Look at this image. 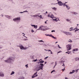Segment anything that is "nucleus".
Returning a JSON list of instances; mask_svg holds the SVG:
<instances>
[{
	"label": "nucleus",
	"instance_id": "8fccbe9b",
	"mask_svg": "<svg viewBox=\"0 0 79 79\" xmlns=\"http://www.w3.org/2000/svg\"><path fill=\"white\" fill-rule=\"evenodd\" d=\"M78 69H77L76 70V71H78Z\"/></svg>",
	"mask_w": 79,
	"mask_h": 79
},
{
	"label": "nucleus",
	"instance_id": "9b49d317",
	"mask_svg": "<svg viewBox=\"0 0 79 79\" xmlns=\"http://www.w3.org/2000/svg\"><path fill=\"white\" fill-rule=\"evenodd\" d=\"M31 26L32 27H34V28H35V29H37V26H36L34 25H32V24H31Z\"/></svg>",
	"mask_w": 79,
	"mask_h": 79
},
{
	"label": "nucleus",
	"instance_id": "dca6fc26",
	"mask_svg": "<svg viewBox=\"0 0 79 79\" xmlns=\"http://www.w3.org/2000/svg\"><path fill=\"white\" fill-rule=\"evenodd\" d=\"M71 52L68 51V52H66V53H68V54H69V53H71Z\"/></svg>",
	"mask_w": 79,
	"mask_h": 79
},
{
	"label": "nucleus",
	"instance_id": "ddd939ff",
	"mask_svg": "<svg viewBox=\"0 0 79 79\" xmlns=\"http://www.w3.org/2000/svg\"><path fill=\"white\" fill-rule=\"evenodd\" d=\"M73 30H75V32H76V31H79V29H77V28H75Z\"/></svg>",
	"mask_w": 79,
	"mask_h": 79
},
{
	"label": "nucleus",
	"instance_id": "774afa93",
	"mask_svg": "<svg viewBox=\"0 0 79 79\" xmlns=\"http://www.w3.org/2000/svg\"><path fill=\"white\" fill-rule=\"evenodd\" d=\"M35 16H37V15H36Z\"/></svg>",
	"mask_w": 79,
	"mask_h": 79
},
{
	"label": "nucleus",
	"instance_id": "423d86ee",
	"mask_svg": "<svg viewBox=\"0 0 79 79\" xmlns=\"http://www.w3.org/2000/svg\"><path fill=\"white\" fill-rule=\"evenodd\" d=\"M39 29H41V30H42V31H45V27L42 26L40 27Z\"/></svg>",
	"mask_w": 79,
	"mask_h": 79
},
{
	"label": "nucleus",
	"instance_id": "f03ea898",
	"mask_svg": "<svg viewBox=\"0 0 79 79\" xmlns=\"http://www.w3.org/2000/svg\"><path fill=\"white\" fill-rule=\"evenodd\" d=\"M12 60H15V58L12 57H10L8 60H7L5 61V62H6V63H11V61Z\"/></svg>",
	"mask_w": 79,
	"mask_h": 79
},
{
	"label": "nucleus",
	"instance_id": "603ef678",
	"mask_svg": "<svg viewBox=\"0 0 79 79\" xmlns=\"http://www.w3.org/2000/svg\"><path fill=\"white\" fill-rule=\"evenodd\" d=\"M62 71H64V70H65V69H62Z\"/></svg>",
	"mask_w": 79,
	"mask_h": 79
},
{
	"label": "nucleus",
	"instance_id": "49530a36",
	"mask_svg": "<svg viewBox=\"0 0 79 79\" xmlns=\"http://www.w3.org/2000/svg\"><path fill=\"white\" fill-rule=\"evenodd\" d=\"M45 24H47V22H45Z\"/></svg>",
	"mask_w": 79,
	"mask_h": 79
},
{
	"label": "nucleus",
	"instance_id": "69168bd1",
	"mask_svg": "<svg viewBox=\"0 0 79 79\" xmlns=\"http://www.w3.org/2000/svg\"><path fill=\"white\" fill-rule=\"evenodd\" d=\"M46 13H47V11H46Z\"/></svg>",
	"mask_w": 79,
	"mask_h": 79
},
{
	"label": "nucleus",
	"instance_id": "0eeeda50",
	"mask_svg": "<svg viewBox=\"0 0 79 79\" xmlns=\"http://www.w3.org/2000/svg\"><path fill=\"white\" fill-rule=\"evenodd\" d=\"M37 72H36L32 76V78H34L35 77H37L38 75H37Z\"/></svg>",
	"mask_w": 79,
	"mask_h": 79
},
{
	"label": "nucleus",
	"instance_id": "6e6d98bb",
	"mask_svg": "<svg viewBox=\"0 0 79 79\" xmlns=\"http://www.w3.org/2000/svg\"><path fill=\"white\" fill-rule=\"evenodd\" d=\"M46 63H47V62H45V64H46Z\"/></svg>",
	"mask_w": 79,
	"mask_h": 79
},
{
	"label": "nucleus",
	"instance_id": "e433bc0d",
	"mask_svg": "<svg viewBox=\"0 0 79 79\" xmlns=\"http://www.w3.org/2000/svg\"><path fill=\"white\" fill-rule=\"evenodd\" d=\"M50 52H51V54H53V52H52V51H51Z\"/></svg>",
	"mask_w": 79,
	"mask_h": 79
},
{
	"label": "nucleus",
	"instance_id": "6e6552de",
	"mask_svg": "<svg viewBox=\"0 0 79 79\" xmlns=\"http://www.w3.org/2000/svg\"><path fill=\"white\" fill-rule=\"evenodd\" d=\"M20 19H21L20 17H17L14 19L13 20L14 21H18V20H20Z\"/></svg>",
	"mask_w": 79,
	"mask_h": 79
},
{
	"label": "nucleus",
	"instance_id": "39448f33",
	"mask_svg": "<svg viewBox=\"0 0 79 79\" xmlns=\"http://www.w3.org/2000/svg\"><path fill=\"white\" fill-rule=\"evenodd\" d=\"M58 4L60 6H63V5H65V4H63V3H62L61 1H58Z\"/></svg>",
	"mask_w": 79,
	"mask_h": 79
},
{
	"label": "nucleus",
	"instance_id": "37998d69",
	"mask_svg": "<svg viewBox=\"0 0 79 79\" xmlns=\"http://www.w3.org/2000/svg\"><path fill=\"white\" fill-rule=\"evenodd\" d=\"M64 63H63V65H62V66H64Z\"/></svg>",
	"mask_w": 79,
	"mask_h": 79
},
{
	"label": "nucleus",
	"instance_id": "f3484780",
	"mask_svg": "<svg viewBox=\"0 0 79 79\" xmlns=\"http://www.w3.org/2000/svg\"><path fill=\"white\" fill-rule=\"evenodd\" d=\"M19 79H24V78L23 77H21L19 78Z\"/></svg>",
	"mask_w": 79,
	"mask_h": 79
},
{
	"label": "nucleus",
	"instance_id": "a18cd8bd",
	"mask_svg": "<svg viewBox=\"0 0 79 79\" xmlns=\"http://www.w3.org/2000/svg\"><path fill=\"white\" fill-rule=\"evenodd\" d=\"M23 36H24V37H26V38H27V37H26V36H25V35H23Z\"/></svg>",
	"mask_w": 79,
	"mask_h": 79
},
{
	"label": "nucleus",
	"instance_id": "f257e3e1",
	"mask_svg": "<svg viewBox=\"0 0 79 79\" xmlns=\"http://www.w3.org/2000/svg\"><path fill=\"white\" fill-rule=\"evenodd\" d=\"M40 65L41 66H38V67H36V71H39V70H40V69H42V70H43V68H44V64H40Z\"/></svg>",
	"mask_w": 79,
	"mask_h": 79
},
{
	"label": "nucleus",
	"instance_id": "3c124183",
	"mask_svg": "<svg viewBox=\"0 0 79 79\" xmlns=\"http://www.w3.org/2000/svg\"><path fill=\"white\" fill-rule=\"evenodd\" d=\"M57 2H60V1H59V0H57Z\"/></svg>",
	"mask_w": 79,
	"mask_h": 79
},
{
	"label": "nucleus",
	"instance_id": "e2e57ef3",
	"mask_svg": "<svg viewBox=\"0 0 79 79\" xmlns=\"http://www.w3.org/2000/svg\"><path fill=\"white\" fill-rule=\"evenodd\" d=\"M79 25V24H77V26H78V25Z\"/></svg>",
	"mask_w": 79,
	"mask_h": 79
},
{
	"label": "nucleus",
	"instance_id": "0e129e2a",
	"mask_svg": "<svg viewBox=\"0 0 79 79\" xmlns=\"http://www.w3.org/2000/svg\"><path fill=\"white\" fill-rule=\"evenodd\" d=\"M40 60H42V59H41L40 60Z\"/></svg>",
	"mask_w": 79,
	"mask_h": 79
},
{
	"label": "nucleus",
	"instance_id": "7ed1b4c3",
	"mask_svg": "<svg viewBox=\"0 0 79 79\" xmlns=\"http://www.w3.org/2000/svg\"><path fill=\"white\" fill-rule=\"evenodd\" d=\"M66 47L67 48V51H69V50H70L71 49V44H68L66 45Z\"/></svg>",
	"mask_w": 79,
	"mask_h": 79
},
{
	"label": "nucleus",
	"instance_id": "4d7b16f0",
	"mask_svg": "<svg viewBox=\"0 0 79 79\" xmlns=\"http://www.w3.org/2000/svg\"><path fill=\"white\" fill-rule=\"evenodd\" d=\"M0 48H2V47H0Z\"/></svg>",
	"mask_w": 79,
	"mask_h": 79
},
{
	"label": "nucleus",
	"instance_id": "4be33fe9",
	"mask_svg": "<svg viewBox=\"0 0 79 79\" xmlns=\"http://www.w3.org/2000/svg\"><path fill=\"white\" fill-rule=\"evenodd\" d=\"M53 72H55V70H53L52 71L51 73H53Z\"/></svg>",
	"mask_w": 79,
	"mask_h": 79
},
{
	"label": "nucleus",
	"instance_id": "a211bd4d",
	"mask_svg": "<svg viewBox=\"0 0 79 79\" xmlns=\"http://www.w3.org/2000/svg\"><path fill=\"white\" fill-rule=\"evenodd\" d=\"M15 74V72L13 71L10 74L11 75H12V74Z\"/></svg>",
	"mask_w": 79,
	"mask_h": 79
},
{
	"label": "nucleus",
	"instance_id": "f8f14e48",
	"mask_svg": "<svg viewBox=\"0 0 79 79\" xmlns=\"http://www.w3.org/2000/svg\"><path fill=\"white\" fill-rule=\"evenodd\" d=\"M39 61L40 62H38L37 63L39 64L40 63H43L44 62V60H41V61H40V60H39Z\"/></svg>",
	"mask_w": 79,
	"mask_h": 79
},
{
	"label": "nucleus",
	"instance_id": "c756f323",
	"mask_svg": "<svg viewBox=\"0 0 79 79\" xmlns=\"http://www.w3.org/2000/svg\"><path fill=\"white\" fill-rule=\"evenodd\" d=\"M40 18H42V15H41L40 16Z\"/></svg>",
	"mask_w": 79,
	"mask_h": 79
},
{
	"label": "nucleus",
	"instance_id": "79ce46f5",
	"mask_svg": "<svg viewBox=\"0 0 79 79\" xmlns=\"http://www.w3.org/2000/svg\"><path fill=\"white\" fill-rule=\"evenodd\" d=\"M70 40V41H68L69 42H72V41H71V40Z\"/></svg>",
	"mask_w": 79,
	"mask_h": 79
},
{
	"label": "nucleus",
	"instance_id": "5fc2aeb1",
	"mask_svg": "<svg viewBox=\"0 0 79 79\" xmlns=\"http://www.w3.org/2000/svg\"><path fill=\"white\" fill-rule=\"evenodd\" d=\"M60 53V51H59V52H58V53Z\"/></svg>",
	"mask_w": 79,
	"mask_h": 79
},
{
	"label": "nucleus",
	"instance_id": "2f4dec72",
	"mask_svg": "<svg viewBox=\"0 0 79 79\" xmlns=\"http://www.w3.org/2000/svg\"><path fill=\"white\" fill-rule=\"evenodd\" d=\"M77 50H78V49L77 48H76L75 49V51H77Z\"/></svg>",
	"mask_w": 79,
	"mask_h": 79
},
{
	"label": "nucleus",
	"instance_id": "c9c22d12",
	"mask_svg": "<svg viewBox=\"0 0 79 79\" xmlns=\"http://www.w3.org/2000/svg\"><path fill=\"white\" fill-rule=\"evenodd\" d=\"M53 39H56V37H54Z\"/></svg>",
	"mask_w": 79,
	"mask_h": 79
},
{
	"label": "nucleus",
	"instance_id": "a19ab883",
	"mask_svg": "<svg viewBox=\"0 0 79 79\" xmlns=\"http://www.w3.org/2000/svg\"><path fill=\"white\" fill-rule=\"evenodd\" d=\"M58 47L59 48H60V46L59 45H58Z\"/></svg>",
	"mask_w": 79,
	"mask_h": 79
},
{
	"label": "nucleus",
	"instance_id": "58836bf2",
	"mask_svg": "<svg viewBox=\"0 0 79 79\" xmlns=\"http://www.w3.org/2000/svg\"><path fill=\"white\" fill-rule=\"evenodd\" d=\"M47 50L48 52H50L51 51V50Z\"/></svg>",
	"mask_w": 79,
	"mask_h": 79
},
{
	"label": "nucleus",
	"instance_id": "de8ad7c7",
	"mask_svg": "<svg viewBox=\"0 0 79 79\" xmlns=\"http://www.w3.org/2000/svg\"><path fill=\"white\" fill-rule=\"evenodd\" d=\"M55 66V65L54 66V68H55V66Z\"/></svg>",
	"mask_w": 79,
	"mask_h": 79
},
{
	"label": "nucleus",
	"instance_id": "13d9d810",
	"mask_svg": "<svg viewBox=\"0 0 79 79\" xmlns=\"http://www.w3.org/2000/svg\"><path fill=\"white\" fill-rule=\"evenodd\" d=\"M37 16H38V17H40V16L37 15Z\"/></svg>",
	"mask_w": 79,
	"mask_h": 79
},
{
	"label": "nucleus",
	"instance_id": "680f3d73",
	"mask_svg": "<svg viewBox=\"0 0 79 79\" xmlns=\"http://www.w3.org/2000/svg\"><path fill=\"white\" fill-rule=\"evenodd\" d=\"M56 43H58V42H56Z\"/></svg>",
	"mask_w": 79,
	"mask_h": 79
},
{
	"label": "nucleus",
	"instance_id": "b1692460",
	"mask_svg": "<svg viewBox=\"0 0 79 79\" xmlns=\"http://www.w3.org/2000/svg\"><path fill=\"white\" fill-rule=\"evenodd\" d=\"M40 42H44V41H43V40H40Z\"/></svg>",
	"mask_w": 79,
	"mask_h": 79
},
{
	"label": "nucleus",
	"instance_id": "338daca9",
	"mask_svg": "<svg viewBox=\"0 0 79 79\" xmlns=\"http://www.w3.org/2000/svg\"><path fill=\"white\" fill-rule=\"evenodd\" d=\"M67 3V2H65V3Z\"/></svg>",
	"mask_w": 79,
	"mask_h": 79
},
{
	"label": "nucleus",
	"instance_id": "bb28decb",
	"mask_svg": "<svg viewBox=\"0 0 79 79\" xmlns=\"http://www.w3.org/2000/svg\"><path fill=\"white\" fill-rule=\"evenodd\" d=\"M37 59H36V60H34V61H37Z\"/></svg>",
	"mask_w": 79,
	"mask_h": 79
},
{
	"label": "nucleus",
	"instance_id": "cd10ccee",
	"mask_svg": "<svg viewBox=\"0 0 79 79\" xmlns=\"http://www.w3.org/2000/svg\"><path fill=\"white\" fill-rule=\"evenodd\" d=\"M53 9L54 10H56V9L55 7H54Z\"/></svg>",
	"mask_w": 79,
	"mask_h": 79
},
{
	"label": "nucleus",
	"instance_id": "20e7f679",
	"mask_svg": "<svg viewBox=\"0 0 79 79\" xmlns=\"http://www.w3.org/2000/svg\"><path fill=\"white\" fill-rule=\"evenodd\" d=\"M19 47L20 48L21 50H26L27 48V47L24 48L22 45H20Z\"/></svg>",
	"mask_w": 79,
	"mask_h": 79
},
{
	"label": "nucleus",
	"instance_id": "412c9836",
	"mask_svg": "<svg viewBox=\"0 0 79 79\" xmlns=\"http://www.w3.org/2000/svg\"><path fill=\"white\" fill-rule=\"evenodd\" d=\"M50 37H52V38H54L55 37H54L52 35H50Z\"/></svg>",
	"mask_w": 79,
	"mask_h": 79
},
{
	"label": "nucleus",
	"instance_id": "a878e982",
	"mask_svg": "<svg viewBox=\"0 0 79 79\" xmlns=\"http://www.w3.org/2000/svg\"><path fill=\"white\" fill-rule=\"evenodd\" d=\"M74 72H75V70H73L72 71V73H74Z\"/></svg>",
	"mask_w": 79,
	"mask_h": 79
},
{
	"label": "nucleus",
	"instance_id": "bf43d9fd",
	"mask_svg": "<svg viewBox=\"0 0 79 79\" xmlns=\"http://www.w3.org/2000/svg\"><path fill=\"white\" fill-rule=\"evenodd\" d=\"M23 34H24V35H25V34H24V33H23Z\"/></svg>",
	"mask_w": 79,
	"mask_h": 79
},
{
	"label": "nucleus",
	"instance_id": "393cba45",
	"mask_svg": "<svg viewBox=\"0 0 79 79\" xmlns=\"http://www.w3.org/2000/svg\"><path fill=\"white\" fill-rule=\"evenodd\" d=\"M55 66H56V65L57 64V62H56H56H55Z\"/></svg>",
	"mask_w": 79,
	"mask_h": 79
},
{
	"label": "nucleus",
	"instance_id": "052dcab7",
	"mask_svg": "<svg viewBox=\"0 0 79 79\" xmlns=\"http://www.w3.org/2000/svg\"><path fill=\"white\" fill-rule=\"evenodd\" d=\"M23 13V12H20V13Z\"/></svg>",
	"mask_w": 79,
	"mask_h": 79
},
{
	"label": "nucleus",
	"instance_id": "f704fd0d",
	"mask_svg": "<svg viewBox=\"0 0 79 79\" xmlns=\"http://www.w3.org/2000/svg\"><path fill=\"white\" fill-rule=\"evenodd\" d=\"M48 57H45V58H44V59H45V60H46V59H47V58H48Z\"/></svg>",
	"mask_w": 79,
	"mask_h": 79
},
{
	"label": "nucleus",
	"instance_id": "c03bdc74",
	"mask_svg": "<svg viewBox=\"0 0 79 79\" xmlns=\"http://www.w3.org/2000/svg\"><path fill=\"white\" fill-rule=\"evenodd\" d=\"M31 32H34V30H31Z\"/></svg>",
	"mask_w": 79,
	"mask_h": 79
},
{
	"label": "nucleus",
	"instance_id": "473e14b6",
	"mask_svg": "<svg viewBox=\"0 0 79 79\" xmlns=\"http://www.w3.org/2000/svg\"><path fill=\"white\" fill-rule=\"evenodd\" d=\"M26 67V68H27H27H28V66H27V65H25Z\"/></svg>",
	"mask_w": 79,
	"mask_h": 79
},
{
	"label": "nucleus",
	"instance_id": "72a5a7b5",
	"mask_svg": "<svg viewBox=\"0 0 79 79\" xmlns=\"http://www.w3.org/2000/svg\"><path fill=\"white\" fill-rule=\"evenodd\" d=\"M75 51H76L75 49H74L73 50V52H75Z\"/></svg>",
	"mask_w": 79,
	"mask_h": 79
},
{
	"label": "nucleus",
	"instance_id": "ea45409f",
	"mask_svg": "<svg viewBox=\"0 0 79 79\" xmlns=\"http://www.w3.org/2000/svg\"><path fill=\"white\" fill-rule=\"evenodd\" d=\"M67 21H69V20L68 19H67Z\"/></svg>",
	"mask_w": 79,
	"mask_h": 79
},
{
	"label": "nucleus",
	"instance_id": "c85d7f7f",
	"mask_svg": "<svg viewBox=\"0 0 79 79\" xmlns=\"http://www.w3.org/2000/svg\"><path fill=\"white\" fill-rule=\"evenodd\" d=\"M52 32H55V30H52Z\"/></svg>",
	"mask_w": 79,
	"mask_h": 79
},
{
	"label": "nucleus",
	"instance_id": "2eb2a0df",
	"mask_svg": "<svg viewBox=\"0 0 79 79\" xmlns=\"http://www.w3.org/2000/svg\"><path fill=\"white\" fill-rule=\"evenodd\" d=\"M65 6H66V7L67 8L68 10H69V9H70V7H69V6H68V5H65Z\"/></svg>",
	"mask_w": 79,
	"mask_h": 79
},
{
	"label": "nucleus",
	"instance_id": "6ab92c4d",
	"mask_svg": "<svg viewBox=\"0 0 79 79\" xmlns=\"http://www.w3.org/2000/svg\"><path fill=\"white\" fill-rule=\"evenodd\" d=\"M73 28H70L69 29V31H72V30H74V29H73Z\"/></svg>",
	"mask_w": 79,
	"mask_h": 79
},
{
	"label": "nucleus",
	"instance_id": "9d476101",
	"mask_svg": "<svg viewBox=\"0 0 79 79\" xmlns=\"http://www.w3.org/2000/svg\"><path fill=\"white\" fill-rule=\"evenodd\" d=\"M48 17H50V18H53V15H48Z\"/></svg>",
	"mask_w": 79,
	"mask_h": 79
},
{
	"label": "nucleus",
	"instance_id": "5701e85b",
	"mask_svg": "<svg viewBox=\"0 0 79 79\" xmlns=\"http://www.w3.org/2000/svg\"><path fill=\"white\" fill-rule=\"evenodd\" d=\"M79 60V58H76V60Z\"/></svg>",
	"mask_w": 79,
	"mask_h": 79
},
{
	"label": "nucleus",
	"instance_id": "4468645a",
	"mask_svg": "<svg viewBox=\"0 0 79 79\" xmlns=\"http://www.w3.org/2000/svg\"><path fill=\"white\" fill-rule=\"evenodd\" d=\"M4 74L3 73H1L0 72V76H4Z\"/></svg>",
	"mask_w": 79,
	"mask_h": 79
},
{
	"label": "nucleus",
	"instance_id": "aec40b11",
	"mask_svg": "<svg viewBox=\"0 0 79 79\" xmlns=\"http://www.w3.org/2000/svg\"><path fill=\"white\" fill-rule=\"evenodd\" d=\"M55 21H58V20H57V19H53Z\"/></svg>",
	"mask_w": 79,
	"mask_h": 79
},
{
	"label": "nucleus",
	"instance_id": "4c0bfd02",
	"mask_svg": "<svg viewBox=\"0 0 79 79\" xmlns=\"http://www.w3.org/2000/svg\"><path fill=\"white\" fill-rule=\"evenodd\" d=\"M73 72H71L69 74H73Z\"/></svg>",
	"mask_w": 79,
	"mask_h": 79
},
{
	"label": "nucleus",
	"instance_id": "864d4df0",
	"mask_svg": "<svg viewBox=\"0 0 79 79\" xmlns=\"http://www.w3.org/2000/svg\"><path fill=\"white\" fill-rule=\"evenodd\" d=\"M23 12H27V11H24Z\"/></svg>",
	"mask_w": 79,
	"mask_h": 79
},
{
	"label": "nucleus",
	"instance_id": "1a4fd4ad",
	"mask_svg": "<svg viewBox=\"0 0 79 79\" xmlns=\"http://www.w3.org/2000/svg\"><path fill=\"white\" fill-rule=\"evenodd\" d=\"M64 34H65L66 35H71V33L69 32H63Z\"/></svg>",
	"mask_w": 79,
	"mask_h": 79
},
{
	"label": "nucleus",
	"instance_id": "7c9ffc66",
	"mask_svg": "<svg viewBox=\"0 0 79 79\" xmlns=\"http://www.w3.org/2000/svg\"><path fill=\"white\" fill-rule=\"evenodd\" d=\"M73 14H74V15H77V13H75V12H73Z\"/></svg>",
	"mask_w": 79,
	"mask_h": 79
},
{
	"label": "nucleus",
	"instance_id": "09e8293b",
	"mask_svg": "<svg viewBox=\"0 0 79 79\" xmlns=\"http://www.w3.org/2000/svg\"><path fill=\"white\" fill-rule=\"evenodd\" d=\"M65 79H68V78H67L66 77H65Z\"/></svg>",
	"mask_w": 79,
	"mask_h": 79
}]
</instances>
